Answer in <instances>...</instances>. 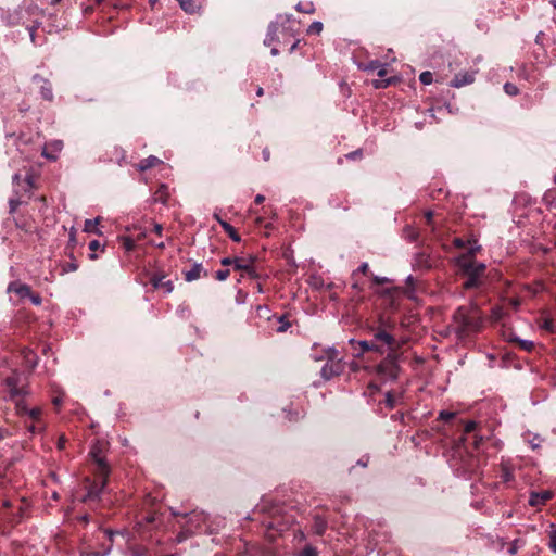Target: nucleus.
Returning a JSON list of instances; mask_svg holds the SVG:
<instances>
[{
	"label": "nucleus",
	"mask_w": 556,
	"mask_h": 556,
	"mask_svg": "<svg viewBox=\"0 0 556 556\" xmlns=\"http://www.w3.org/2000/svg\"><path fill=\"white\" fill-rule=\"evenodd\" d=\"M161 163H162V161L159 157H156L154 155H150V156L141 160L139 162V164L137 165V168L140 172H146V170H148V169H150L152 167L157 166Z\"/></svg>",
	"instance_id": "nucleus-17"
},
{
	"label": "nucleus",
	"mask_w": 556,
	"mask_h": 556,
	"mask_svg": "<svg viewBox=\"0 0 556 556\" xmlns=\"http://www.w3.org/2000/svg\"><path fill=\"white\" fill-rule=\"evenodd\" d=\"M371 278H372L374 283H376V285H384V283L389 282V279L387 277H379V276L372 275Z\"/></svg>",
	"instance_id": "nucleus-47"
},
{
	"label": "nucleus",
	"mask_w": 556,
	"mask_h": 556,
	"mask_svg": "<svg viewBox=\"0 0 556 556\" xmlns=\"http://www.w3.org/2000/svg\"><path fill=\"white\" fill-rule=\"evenodd\" d=\"M215 218L222 226V228L225 230V232L235 242H240L241 237L237 232V230L226 220L222 219L218 215H215Z\"/></svg>",
	"instance_id": "nucleus-16"
},
{
	"label": "nucleus",
	"mask_w": 556,
	"mask_h": 556,
	"mask_svg": "<svg viewBox=\"0 0 556 556\" xmlns=\"http://www.w3.org/2000/svg\"><path fill=\"white\" fill-rule=\"evenodd\" d=\"M386 403H387V406H389L390 408H392L394 406V399L390 392L387 393Z\"/></svg>",
	"instance_id": "nucleus-54"
},
{
	"label": "nucleus",
	"mask_w": 556,
	"mask_h": 556,
	"mask_svg": "<svg viewBox=\"0 0 556 556\" xmlns=\"http://www.w3.org/2000/svg\"><path fill=\"white\" fill-rule=\"evenodd\" d=\"M202 273L207 276V271L203 269L202 264L195 263L191 269L185 271L186 281L190 282L201 277Z\"/></svg>",
	"instance_id": "nucleus-15"
},
{
	"label": "nucleus",
	"mask_w": 556,
	"mask_h": 556,
	"mask_svg": "<svg viewBox=\"0 0 556 556\" xmlns=\"http://www.w3.org/2000/svg\"><path fill=\"white\" fill-rule=\"evenodd\" d=\"M393 81V78H387V79H376L372 81V86L376 89H384L389 87Z\"/></svg>",
	"instance_id": "nucleus-27"
},
{
	"label": "nucleus",
	"mask_w": 556,
	"mask_h": 556,
	"mask_svg": "<svg viewBox=\"0 0 556 556\" xmlns=\"http://www.w3.org/2000/svg\"><path fill=\"white\" fill-rule=\"evenodd\" d=\"M78 268V265L74 262H71L66 265V267L64 268L65 271H75L77 270Z\"/></svg>",
	"instance_id": "nucleus-55"
},
{
	"label": "nucleus",
	"mask_w": 556,
	"mask_h": 556,
	"mask_svg": "<svg viewBox=\"0 0 556 556\" xmlns=\"http://www.w3.org/2000/svg\"><path fill=\"white\" fill-rule=\"evenodd\" d=\"M419 80L424 85H430L433 81V75L429 71H425L420 74Z\"/></svg>",
	"instance_id": "nucleus-30"
},
{
	"label": "nucleus",
	"mask_w": 556,
	"mask_h": 556,
	"mask_svg": "<svg viewBox=\"0 0 556 556\" xmlns=\"http://www.w3.org/2000/svg\"><path fill=\"white\" fill-rule=\"evenodd\" d=\"M509 341L510 342H515L519 345L520 349H522L523 351H532L533 348H534V343L533 341H530V340H525V339H520L519 337L517 336H511L509 338Z\"/></svg>",
	"instance_id": "nucleus-19"
},
{
	"label": "nucleus",
	"mask_w": 556,
	"mask_h": 556,
	"mask_svg": "<svg viewBox=\"0 0 556 556\" xmlns=\"http://www.w3.org/2000/svg\"><path fill=\"white\" fill-rule=\"evenodd\" d=\"M405 232H406V237H407V239H408L409 241H412V242H413V241H416V240H417V238H418V232H417L416 230H414L413 228L407 227V228L405 229Z\"/></svg>",
	"instance_id": "nucleus-41"
},
{
	"label": "nucleus",
	"mask_w": 556,
	"mask_h": 556,
	"mask_svg": "<svg viewBox=\"0 0 556 556\" xmlns=\"http://www.w3.org/2000/svg\"><path fill=\"white\" fill-rule=\"evenodd\" d=\"M21 204H22V200L20 197L11 198L9 201L10 213L13 214Z\"/></svg>",
	"instance_id": "nucleus-35"
},
{
	"label": "nucleus",
	"mask_w": 556,
	"mask_h": 556,
	"mask_svg": "<svg viewBox=\"0 0 556 556\" xmlns=\"http://www.w3.org/2000/svg\"><path fill=\"white\" fill-rule=\"evenodd\" d=\"M8 292H14L20 298H29L31 295V289L26 283H20L17 281H13L8 286Z\"/></svg>",
	"instance_id": "nucleus-13"
},
{
	"label": "nucleus",
	"mask_w": 556,
	"mask_h": 556,
	"mask_svg": "<svg viewBox=\"0 0 556 556\" xmlns=\"http://www.w3.org/2000/svg\"><path fill=\"white\" fill-rule=\"evenodd\" d=\"M468 244L470 245L469 247V249H470L471 247H476L477 245V241L476 240H473L472 242L468 241ZM454 245L457 247V248L463 249V248H466L467 242L465 240H463L462 238H455L454 239Z\"/></svg>",
	"instance_id": "nucleus-34"
},
{
	"label": "nucleus",
	"mask_w": 556,
	"mask_h": 556,
	"mask_svg": "<svg viewBox=\"0 0 556 556\" xmlns=\"http://www.w3.org/2000/svg\"><path fill=\"white\" fill-rule=\"evenodd\" d=\"M26 415L31 419V421H39L41 410H40V408H37V407L30 408V409L28 408Z\"/></svg>",
	"instance_id": "nucleus-32"
},
{
	"label": "nucleus",
	"mask_w": 556,
	"mask_h": 556,
	"mask_svg": "<svg viewBox=\"0 0 556 556\" xmlns=\"http://www.w3.org/2000/svg\"><path fill=\"white\" fill-rule=\"evenodd\" d=\"M323 30V23L321 22H313L308 29H307V33L308 34H320Z\"/></svg>",
	"instance_id": "nucleus-33"
},
{
	"label": "nucleus",
	"mask_w": 556,
	"mask_h": 556,
	"mask_svg": "<svg viewBox=\"0 0 556 556\" xmlns=\"http://www.w3.org/2000/svg\"><path fill=\"white\" fill-rule=\"evenodd\" d=\"M277 30H278V26H277V23H270L268 25V28H267V34H266V37L264 39V45L269 47L271 46L275 41H277Z\"/></svg>",
	"instance_id": "nucleus-18"
},
{
	"label": "nucleus",
	"mask_w": 556,
	"mask_h": 556,
	"mask_svg": "<svg viewBox=\"0 0 556 556\" xmlns=\"http://www.w3.org/2000/svg\"><path fill=\"white\" fill-rule=\"evenodd\" d=\"M509 304L515 308L517 309L520 305V301L518 299H510L509 300Z\"/></svg>",
	"instance_id": "nucleus-61"
},
{
	"label": "nucleus",
	"mask_w": 556,
	"mask_h": 556,
	"mask_svg": "<svg viewBox=\"0 0 556 556\" xmlns=\"http://www.w3.org/2000/svg\"><path fill=\"white\" fill-rule=\"evenodd\" d=\"M33 80L35 83H41L42 84L41 87H40L41 97L45 100L51 101L53 99V92H52V87H51V84L49 83V80L43 78L39 74H35L33 76Z\"/></svg>",
	"instance_id": "nucleus-10"
},
{
	"label": "nucleus",
	"mask_w": 556,
	"mask_h": 556,
	"mask_svg": "<svg viewBox=\"0 0 556 556\" xmlns=\"http://www.w3.org/2000/svg\"><path fill=\"white\" fill-rule=\"evenodd\" d=\"M475 72L458 73L451 80L450 86L454 88H460L470 85L475 81Z\"/></svg>",
	"instance_id": "nucleus-9"
},
{
	"label": "nucleus",
	"mask_w": 556,
	"mask_h": 556,
	"mask_svg": "<svg viewBox=\"0 0 556 556\" xmlns=\"http://www.w3.org/2000/svg\"><path fill=\"white\" fill-rule=\"evenodd\" d=\"M155 194H156V201H160L163 204H165L167 202V197H168V194H167V186L166 185H161Z\"/></svg>",
	"instance_id": "nucleus-26"
},
{
	"label": "nucleus",
	"mask_w": 556,
	"mask_h": 556,
	"mask_svg": "<svg viewBox=\"0 0 556 556\" xmlns=\"http://www.w3.org/2000/svg\"><path fill=\"white\" fill-rule=\"evenodd\" d=\"M454 416H455V413H453V412L441 410L439 414V419H441L443 421H448V420L453 419Z\"/></svg>",
	"instance_id": "nucleus-40"
},
{
	"label": "nucleus",
	"mask_w": 556,
	"mask_h": 556,
	"mask_svg": "<svg viewBox=\"0 0 556 556\" xmlns=\"http://www.w3.org/2000/svg\"><path fill=\"white\" fill-rule=\"evenodd\" d=\"M548 539V547L553 553L556 554V527L553 523L549 526Z\"/></svg>",
	"instance_id": "nucleus-24"
},
{
	"label": "nucleus",
	"mask_w": 556,
	"mask_h": 556,
	"mask_svg": "<svg viewBox=\"0 0 556 556\" xmlns=\"http://www.w3.org/2000/svg\"><path fill=\"white\" fill-rule=\"evenodd\" d=\"M229 275H230L229 269H220V270L216 271L215 278L219 281H224L229 277Z\"/></svg>",
	"instance_id": "nucleus-39"
},
{
	"label": "nucleus",
	"mask_w": 556,
	"mask_h": 556,
	"mask_svg": "<svg viewBox=\"0 0 556 556\" xmlns=\"http://www.w3.org/2000/svg\"><path fill=\"white\" fill-rule=\"evenodd\" d=\"M504 91L508 96H517L519 93L518 87L515 84H513V83H506L504 85Z\"/></svg>",
	"instance_id": "nucleus-31"
},
{
	"label": "nucleus",
	"mask_w": 556,
	"mask_h": 556,
	"mask_svg": "<svg viewBox=\"0 0 556 556\" xmlns=\"http://www.w3.org/2000/svg\"><path fill=\"white\" fill-rule=\"evenodd\" d=\"M361 156H362V150H356V151H353V152L346 154V157L351 159V160H355L356 157H361Z\"/></svg>",
	"instance_id": "nucleus-52"
},
{
	"label": "nucleus",
	"mask_w": 556,
	"mask_h": 556,
	"mask_svg": "<svg viewBox=\"0 0 556 556\" xmlns=\"http://www.w3.org/2000/svg\"><path fill=\"white\" fill-rule=\"evenodd\" d=\"M454 331L458 339H465L483 328V315L477 304L459 306L453 314Z\"/></svg>",
	"instance_id": "nucleus-1"
},
{
	"label": "nucleus",
	"mask_w": 556,
	"mask_h": 556,
	"mask_svg": "<svg viewBox=\"0 0 556 556\" xmlns=\"http://www.w3.org/2000/svg\"><path fill=\"white\" fill-rule=\"evenodd\" d=\"M42 156H45L48 160H52V161L56 160V155L49 153L47 151V147H45L42 150Z\"/></svg>",
	"instance_id": "nucleus-56"
},
{
	"label": "nucleus",
	"mask_w": 556,
	"mask_h": 556,
	"mask_svg": "<svg viewBox=\"0 0 556 556\" xmlns=\"http://www.w3.org/2000/svg\"><path fill=\"white\" fill-rule=\"evenodd\" d=\"M100 242L98 240H92L90 241L89 243V250L94 252L96 250H98L100 248Z\"/></svg>",
	"instance_id": "nucleus-53"
},
{
	"label": "nucleus",
	"mask_w": 556,
	"mask_h": 556,
	"mask_svg": "<svg viewBox=\"0 0 556 556\" xmlns=\"http://www.w3.org/2000/svg\"><path fill=\"white\" fill-rule=\"evenodd\" d=\"M255 260V256H250L248 260L239 257L233 269L244 271L250 278L257 279L258 274L253 266Z\"/></svg>",
	"instance_id": "nucleus-6"
},
{
	"label": "nucleus",
	"mask_w": 556,
	"mask_h": 556,
	"mask_svg": "<svg viewBox=\"0 0 556 556\" xmlns=\"http://www.w3.org/2000/svg\"><path fill=\"white\" fill-rule=\"evenodd\" d=\"M352 288L357 292H361L363 290V287L359 285L356 278L353 279Z\"/></svg>",
	"instance_id": "nucleus-60"
},
{
	"label": "nucleus",
	"mask_w": 556,
	"mask_h": 556,
	"mask_svg": "<svg viewBox=\"0 0 556 556\" xmlns=\"http://www.w3.org/2000/svg\"><path fill=\"white\" fill-rule=\"evenodd\" d=\"M368 269H369L368 263H366V262L362 263L359 265V267L352 273V279H355V277H357L358 274L366 275L368 273Z\"/></svg>",
	"instance_id": "nucleus-36"
},
{
	"label": "nucleus",
	"mask_w": 556,
	"mask_h": 556,
	"mask_svg": "<svg viewBox=\"0 0 556 556\" xmlns=\"http://www.w3.org/2000/svg\"><path fill=\"white\" fill-rule=\"evenodd\" d=\"M239 257H224L220 260V264L223 266H230L232 265L233 267L236 266V262L238 261Z\"/></svg>",
	"instance_id": "nucleus-43"
},
{
	"label": "nucleus",
	"mask_w": 556,
	"mask_h": 556,
	"mask_svg": "<svg viewBox=\"0 0 556 556\" xmlns=\"http://www.w3.org/2000/svg\"><path fill=\"white\" fill-rule=\"evenodd\" d=\"M278 320L280 323V326L277 328V331L285 332L290 327V323L286 320L285 316L278 317Z\"/></svg>",
	"instance_id": "nucleus-38"
},
{
	"label": "nucleus",
	"mask_w": 556,
	"mask_h": 556,
	"mask_svg": "<svg viewBox=\"0 0 556 556\" xmlns=\"http://www.w3.org/2000/svg\"><path fill=\"white\" fill-rule=\"evenodd\" d=\"M531 446L533 450L538 448L540 446V440L538 438H534L531 442H530Z\"/></svg>",
	"instance_id": "nucleus-63"
},
{
	"label": "nucleus",
	"mask_w": 556,
	"mask_h": 556,
	"mask_svg": "<svg viewBox=\"0 0 556 556\" xmlns=\"http://www.w3.org/2000/svg\"><path fill=\"white\" fill-rule=\"evenodd\" d=\"M99 222H100L99 217H97L94 219H86L84 231H86V232H94L97 235H101L102 232L97 228Z\"/></svg>",
	"instance_id": "nucleus-23"
},
{
	"label": "nucleus",
	"mask_w": 556,
	"mask_h": 556,
	"mask_svg": "<svg viewBox=\"0 0 556 556\" xmlns=\"http://www.w3.org/2000/svg\"><path fill=\"white\" fill-rule=\"evenodd\" d=\"M16 409L21 415H26L28 410L27 406L22 401L16 403Z\"/></svg>",
	"instance_id": "nucleus-45"
},
{
	"label": "nucleus",
	"mask_w": 556,
	"mask_h": 556,
	"mask_svg": "<svg viewBox=\"0 0 556 556\" xmlns=\"http://www.w3.org/2000/svg\"><path fill=\"white\" fill-rule=\"evenodd\" d=\"M21 376L13 372L11 376L5 378V384L9 388L12 397L22 396L26 394L24 387H20Z\"/></svg>",
	"instance_id": "nucleus-7"
},
{
	"label": "nucleus",
	"mask_w": 556,
	"mask_h": 556,
	"mask_svg": "<svg viewBox=\"0 0 556 556\" xmlns=\"http://www.w3.org/2000/svg\"><path fill=\"white\" fill-rule=\"evenodd\" d=\"M121 242L127 252H130L135 249V240L130 237H121Z\"/></svg>",
	"instance_id": "nucleus-28"
},
{
	"label": "nucleus",
	"mask_w": 556,
	"mask_h": 556,
	"mask_svg": "<svg viewBox=\"0 0 556 556\" xmlns=\"http://www.w3.org/2000/svg\"><path fill=\"white\" fill-rule=\"evenodd\" d=\"M327 522L321 517L317 516L314 519L313 530L314 533L321 535L326 531Z\"/></svg>",
	"instance_id": "nucleus-22"
},
{
	"label": "nucleus",
	"mask_w": 556,
	"mask_h": 556,
	"mask_svg": "<svg viewBox=\"0 0 556 556\" xmlns=\"http://www.w3.org/2000/svg\"><path fill=\"white\" fill-rule=\"evenodd\" d=\"M180 8L189 14L195 13L201 9L203 0H177Z\"/></svg>",
	"instance_id": "nucleus-14"
},
{
	"label": "nucleus",
	"mask_w": 556,
	"mask_h": 556,
	"mask_svg": "<svg viewBox=\"0 0 556 556\" xmlns=\"http://www.w3.org/2000/svg\"><path fill=\"white\" fill-rule=\"evenodd\" d=\"M415 264L420 268H430L431 267L429 256L425 252H419L416 254Z\"/></svg>",
	"instance_id": "nucleus-21"
},
{
	"label": "nucleus",
	"mask_w": 556,
	"mask_h": 556,
	"mask_svg": "<svg viewBox=\"0 0 556 556\" xmlns=\"http://www.w3.org/2000/svg\"><path fill=\"white\" fill-rule=\"evenodd\" d=\"M377 70H378V76L379 77L382 78V77H384L387 75V68H386L384 64L380 63V66Z\"/></svg>",
	"instance_id": "nucleus-57"
},
{
	"label": "nucleus",
	"mask_w": 556,
	"mask_h": 556,
	"mask_svg": "<svg viewBox=\"0 0 556 556\" xmlns=\"http://www.w3.org/2000/svg\"><path fill=\"white\" fill-rule=\"evenodd\" d=\"M477 428V422L476 421H468L466 422L465 427H464V433L465 434H468V433H471L472 431H475Z\"/></svg>",
	"instance_id": "nucleus-42"
},
{
	"label": "nucleus",
	"mask_w": 556,
	"mask_h": 556,
	"mask_svg": "<svg viewBox=\"0 0 556 556\" xmlns=\"http://www.w3.org/2000/svg\"><path fill=\"white\" fill-rule=\"evenodd\" d=\"M552 496L551 491L532 492L529 497V505L532 507L544 505Z\"/></svg>",
	"instance_id": "nucleus-12"
},
{
	"label": "nucleus",
	"mask_w": 556,
	"mask_h": 556,
	"mask_svg": "<svg viewBox=\"0 0 556 556\" xmlns=\"http://www.w3.org/2000/svg\"><path fill=\"white\" fill-rule=\"evenodd\" d=\"M66 437L64 434L60 435L59 440H58V448L59 450H63L65 447V443H66Z\"/></svg>",
	"instance_id": "nucleus-51"
},
{
	"label": "nucleus",
	"mask_w": 556,
	"mask_h": 556,
	"mask_svg": "<svg viewBox=\"0 0 556 556\" xmlns=\"http://www.w3.org/2000/svg\"><path fill=\"white\" fill-rule=\"evenodd\" d=\"M503 317H504V312H503V308L501 306H494L491 309L490 318H491V320L493 323L500 321Z\"/></svg>",
	"instance_id": "nucleus-25"
},
{
	"label": "nucleus",
	"mask_w": 556,
	"mask_h": 556,
	"mask_svg": "<svg viewBox=\"0 0 556 556\" xmlns=\"http://www.w3.org/2000/svg\"><path fill=\"white\" fill-rule=\"evenodd\" d=\"M29 299H30L31 303L37 306L40 305L42 302V299L38 293L31 292V295H29Z\"/></svg>",
	"instance_id": "nucleus-46"
},
{
	"label": "nucleus",
	"mask_w": 556,
	"mask_h": 556,
	"mask_svg": "<svg viewBox=\"0 0 556 556\" xmlns=\"http://www.w3.org/2000/svg\"><path fill=\"white\" fill-rule=\"evenodd\" d=\"M479 250L480 245L471 247L468 249L467 253L457 258L459 268L467 277L463 283L465 289H473L481 286V278L485 271V265L483 263H478L472 258Z\"/></svg>",
	"instance_id": "nucleus-2"
},
{
	"label": "nucleus",
	"mask_w": 556,
	"mask_h": 556,
	"mask_svg": "<svg viewBox=\"0 0 556 556\" xmlns=\"http://www.w3.org/2000/svg\"><path fill=\"white\" fill-rule=\"evenodd\" d=\"M99 482H94L92 485L89 486L88 492L86 496L84 497V502L87 501H97L100 498L101 493L106 486L108 483V477L104 476H98Z\"/></svg>",
	"instance_id": "nucleus-4"
},
{
	"label": "nucleus",
	"mask_w": 556,
	"mask_h": 556,
	"mask_svg": "<svg viewBox=\"0 0 556 556\" xmlns=\"http://www.w3.org/2000/svg\"><path fill=\"white\" fill-rule=\"evenodd\" d=\"M342 371V365L338 363H326L321 368V377L325 380H330L334 376H339Z\"/></svg>",
	"instance_id": "nucleus-11"
},
{
	"label": "nucleus",
	"mask_w": 556,
	"mask_h": 556,
	"mask_svg": "<svg viewBox=\"0 0 556 556\" xmlns=\"http://www.w3.org/2000/svg\"><path fill=\"white\" fill-rule=\"evenodd\" d=\"M425 218H426V222L429 226L432 225V218H433V213L431 211H428L425 213Z\"/></svg>",
	"instance_id": "nucleus-58"
},
{
	"label": "nucleus",
	"mask_w": 556,
	"mask_h": 556,
	"mask_svg": "<svg viewBox=\"0 0 556 556\" xmlns=\"http://www.w3.org/2000/svg\"><path fill=\"white\" fill-rule=\"evenodd\" d=\"M300 556H318V553L312 545H306L300 553Z\"/></svg>",
	"instance_id": "nucleus-37"
},
{
	"label": "nucleus",
	"mask_w": 556,
	"mask_h": 556,
	"mask_svg": "<svg viewBox=\"0 0 556 556\" xmlns=\"http://www.w3.org/2000/svg\"><path fill=\"white\" fill-rule=\"evenodd\" d=\"M193 518H195V519H197V521H198V522H200V521H205L206 516H205V514H204V513H195V511H193V513H192V516H191V518H190V521H192V520H193Z\"/></svg>",
	"instance_id": "nucleus-48"
},
{
	"label": "nucleus",
	"mask_w": 556,
	"mask_h": 556,
	"mask_svg": "<svg viewBox=\"0 0 556 556\" xmlns=\"http://www.w3.org/2000/svg\"><path fill=\"white\" fill-rule=\"evenodd\" d=\"M51 147L53 148L54 152H59L62 149V142L61 141H54L51 143Z\"/></svg>",
	"instance_id": "nucleus-59"
},
{
	"label": "nucleus",
	"mask_w": 556,
	"mask_h": 556,
	"mask_svg": "<svg viewBox=\"0 0 556 556\" xmlns=\"http://www.w3.org/2000/svg\"><path fill=\"white\" fill-rule=\"evenodd\" d=\"M166 276L161 274H154L150 278L151 285L155 289H163L165 293H170L174 290L172 280H165Z\"/></svg>",
	"instance_id": "nucleus-8"
},
{
	"label": "nucleus",
	"mask_w": 556,
	"mask_h": 556,
	"mask_svg": "<svg viewBox=\"0 0 556 556\" xmlns=\"http://www.w3.org/2000/svg\"><path fill=\"white\" fill-rule=\"evenodd\" d=\"M38 421H31V424L27 425V430L30 432V433H35L37 431H39L41 428H38L37 427V424Z\"/></svg>",
	"instance_id": "nucleus-50"
},
{
	"label": "nucleus",
	"mask_w": 556,
	"mask_h": 556,
	"mask_svg": "<svg viewBox=\"0 0 556 556\" xmlns=\"http://www.w3.org/2000/svg\"><path fill=\"white\" fill-rule=\"evenodd\" d=\"M358 344L362 348V352L377 350V348L372 343H369L368 341H359Z\"/></svg>",
	"instance_id": "nucleus-44"
},
{
	"label": "nucleus",
	"mask_w": 556,
	"mask_h": 556,
	"mask_svg": "<svg viewBox=\"0 0 556 556\" xmlns=\"http://www.w3.org/2000/svg\"><path fill=\"white\" fill-rule=\"evenodd\" d=\"M25 182H26L28 189L33 188V177L31 176H27L25 178Z\"/></svg>",
	"instance_id": "nucleus-64"
},
{
	"label": "nucleus",
	"mask_w": 556,
	"mask_h": 556,
	"mask_svg": "<svg viewBox=\"0 0 556 556\" xmlns=\"http://www.w3.org/2000/svg\"><path fill=\"white\" fill-rule=\"evenodd\" d=\"M540 327L551 333L556 332L554 321L551 318H545L541 324Z\"/></svg>",
	"instance_id": "nucleus-29"
},
{
	"label": "nucleus",
	"mask_w": 556,
	"mask_h": 556,
	"mask_svg": "<svg viewBox=\"0 0 556 556\" xmlns=\"http://www.w3.org/2000/svg\"><path fill=\"white\" fill-rule=\"evenodd\" d=\"M376 340L384 342L387 345H393L395 340L394 338L388 333L386 330L378 329L374 334Z\"/></svg>",
	"instance_id": "nucleus-20"
},
{
	"label": "nucleus",
	"mask_w": 556,
	"mask_h": 556,
	"mask_svg": "<svg viewBox=\"0 0 556 556\" xmlns=\"http://www.w3.org/2000/svg\"><path fill=\"white\" fill-rule=\"evenodd\" d=\"M154 232L157 233L159 236L162 235V231H163V227L161 224H154Z\"/></svg>",
	"instance_id": "nucleus-62"
},
{
	"label": "nucleus",
	"mask_w": 556,
	"mask_h": 556,
	"mask_svg": "<svg viewBox=\"0 0 556 556\" xmlns=\"http://www.w3.org/2000/svg\"><path fill=\"white\" fill-rule=\"evenodd\" d=\"M380 66L379 61H371L366 67V71H376Z\"/></svg>",
	"instance_id": "nucleus-49"
},
{
	"label": "nucleus",
	"mask_w": 556,
	"mask_h": 556,
	"mask_svg": "<svg viewBox=\"0 0 556 556\" xmlns=\"http://www.w3.org/2000/svg\"><path fill=\"white\" fill-rule=\"evenodd\" d=\"M378 374L381 376L395 380L399 376L400 367L396 363V357L388 355L377 367Z\"/></svg>",
	"instance_id": "nucleus-3"
},
{
	"label": "nucleus",
	"mask_w": 556,
	"mask_h": 556,
	"mask_svg": "<svg viewBox=\"0 0 556 556\" xmlns=\"http://www.w3.org/2000/svg\"><path fill=\"white\" fill-rule=\"evenodd\" d=\"M90 455L97 465V469H96L97 476L109 477L110 467L106 464V462L104 460V458L101 456L100 447L94 445L90 451Z\"/></svg>",
	"instance_id": "nucleus-5"
}]
</instances>
